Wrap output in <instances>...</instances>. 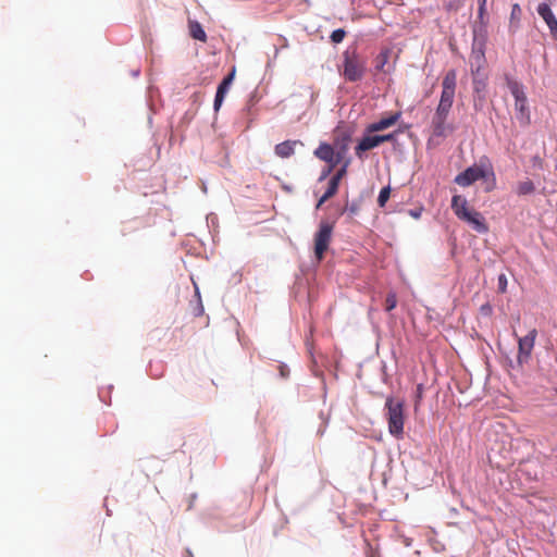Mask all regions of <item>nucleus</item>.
<instances>
[{
  "instance_id": "f257e3e1",
  "label": "nucleus",
  "mask_w": 557,
  "mask_h": 557,
  "mask_svg": "<svg viewBox=\"0 0 557 557\" xmlns=\"http://www.w3.org/2000/svg\"><path fill=\"white\" fill-rule=\"evenodd\" d=\"M457 84V73L455 70H449L442 82V92L437 108L431 121V135L428 144L436 139H443L453 134L455 127L448 123V116L454 103L455 91Z\"/></svg>"
},
{
  "instance_id": "f03ea898",
  "label": "nucleus",
  "mask_w": 557,
  "mask_h": 557,
  "mask_svg": "<svg viewBox=\"0 0 557 557\" xmlns=\"http://www.w3.org/2000/svg\"><path fill=\"white\" fill-rule=\"evenodd\" d=\"M388 432L396 438H403L405 424V408L401 400L387 397L385 401Z\"/></svg>"
},
{
  "instance_id": "7ed1b4c3",
  "label": "nucleus",
  "mask_w": 557,
  "mask_h": 557,
  "mask_svg": "<svg viewBox=\"0 0 557 557\" xmlns=\"http://www.w3.org/2000/svg\"><path fill=\"white\" fill-rule=\"evenodd\" d=\"M507 87L515 98V111L517 120L522 126L530 125L531 116L523 86L517 81L507 77Z\"/></svg>"
},
{
  "instance_id": "20e7f679",
  "label": "nucleus",
  "mask_w": 557,
  "mask_h": 557,
  "mask_svg": "<svg viewBox=\"0 0 557 557\" xmlns=\"http://www.w3.org/2000/svg\"><path fill=\"white\" fill-rule=\"evenodd\" d=\"M342 74L348 82L362 79L366 73V61L356 50H346L343 54Z\"/></svg>"
},
{
  "instance_id": "39448f33",
  "label": "nucleus",
  "mask_w": 557,
  "mask_h": 557,
  "mask_svg": "<svg viewBox=\"0 0 557 557\" xmlns=\"http://www.w3.org/2000/svg\"><path fill=\"white\" fill-rule=\"evenodd\" d=\"M333 225L327 222H321L319 231L314 235V255L318 261H321L331 243Z\"/></svg>"
},
{
  "instance_id": "423d86ee",
  "label": "nucleus",
  "mask_w": 557,
  "mask_h": 557,
  "mask_svg": "<svg viewBox=\"0 0 557 557\" xmlns=\"http://www.w3.org/2000/svg\"><path fill=\"white\" fill-rule=\"evenodd\" d=\"M351 141L350 133L342 127H336L334 131V138L332 147L335 150L336 160L335 162H343L346 160V154L349 149V144Z\"/></svg>"
},
{
  "instance_id": "0eeeda50",
  "label": "nucleus",
  "mask_w": 557,
  "mask_h": 557,
  "mask_svg": "<svg viewBox=\"0 0 557 557\" xmlns=\"http://www.w3.org/2000/svg\"><path fill=\"white\" fill-rule=\"evenodd\" d=\"M349 163H350L349 159L345 160L343 165L337 170V172L330 180L327 189L325 190V193L323 194V196L320 198V200L318 202V206H317L318 208L322 203H324L326 200H329L330 198H332L333 196L336 195L342 178L347 174V169L349 166Z\"/></svg>"
},
{
  "instance_id": "6e6552de",
  "label": "nucleus",
  "mask_w": 557,
  "mask_h": 557,
  "mask_svg": "<svg viewBox=\"0 0 557 557\" xmlns=\"http://www.w3.org/2000/svg\"><path fill=\"white\" fill-rule=\"evenodd\" d=\"M537 331L532 329L528 335L518 339V357L517 360L520 364L529 361L531 352L534 347Z\"/></svg>"
},
{
  "instance_id": "1a4fd4ad",
  "label": "nucleus",
  "mask_w": 557,
  "mask_h": 557,
  "mask_svg": "<svg viewBox=\"0 0 557 557\" xmlns=\"http://www.w3.org/2000/svg\"><path fill=\"white\" fill-rule=\"evenodd\" d=\"M486 175L487 173L482 168L472 165L459 173L455 177V183L459 186L467 187L481 178H485Z\"/></svg>"
},
{
  "instance_id": "9d476101",
  "label": "nucleus",
  "mask_w": 557,
  "mask_h": 557,
  "mask_svg": "<svg viewBox=\"0 0 557 557\" xmlns=\"http://www.w3.org/2000/svg\"><path fill=\"white\" fill-rule=\"evenodd\" d=\"M314 156L318 159L330 164L327 171L323 173L322 177H325L327 174H330L334 170V168L339 163L335 162L336 154L334 148L332 147V145L326 143H322L319 145V147L314 150Z\"/></svg>"
},
{
  "instance_id": "9b49d317",
  "label": "nucleus",
  "mask_w": 557,
  "mask_h": 557,
  "mask_svg": "<svg viewBox=\"0 0 557 557\" xmlns=\"http://www.w3.org/2000/svg\"><path fill=\"white\" fill-rule=\"evenodd\" d=\"M400 116H401L400 112H394L387 116L380 119L376 122L369 124L366 128V132L368 134H373V133H377V132L387 129V128L394 126L399 121Z\"/></svg>"
},
{
  "instance_id": "f8f14e48",
  "label": "nucleus",
  "mask_w": 557,
  "mask_h": 557,
  "mask_svg": "<svg viewBox=\"0 0 557 557\" xmlns=\"http://www.w3.org/2000/svg\"><path fill=\"white\" fill-rule=\"evenodd\" d=\"M462 221L468 223L475 232L480 234H485L488 232V226L484 216L474 209L468 212L467 216Z\"/></svg>"
},
{
  "instance_id": "ddd939ff",
  "label": "nucleus",
  "mask_w": 557,
  "mask_h": 557,
  "mask_svg": "<svg viewBox=\"0 0 557 557\" xmlns=\"http://www.w3.org/2000/svg\"><path fill=\"white\" fill-rule=\"evenodd\" d=\"M234 76H235V69H233V71L226 77H224L223 81L218 86L215 98H214V104H213L214 111L220 110V108L224 101L225 95L227 94L230 86L233 83Z\"/></svg>"
},
{
  "instance_id": "4468645a",
  "label": "nucleus",
  "mask_w": 557,
  "mask_h": 557,
  "mask_svg": "<svg viewBox=\"0 0 557 557\" xmlns=\"http://www.w3.org/2000/svg\"><path fill=\"white\" fill-rule=\"evenodd\" d=\"M451 210L455 215L462 221L472 208L469 207L468 200L463 196L455 195L451 199Z\"/></svg>"
},
{
  "instance_id": "2eb2a0df",
  "label": "nucleus",
  "mask_w": 557,
  "mask_h": 557,
  "mask_svg": "<svg viewBox=\"0 0 557 557\" xmlns=\"http://www.w3.org/2000/svg\"><path fill=\"white\" fill-rule=\"evenodd\" d=\"M380 146L379 135H366L356 147V154L362 158V153Z\"/></svg>"
},
{
  "instance_id": "dca6fc26",
  "label": "nucleus",
  "mask_w": 557,
  "mask_h": 557,
  "mask_svg": "<svg viewBox=\"0 0 557 557\" xmlns=\"http://www.w3.org/2000/svg\"><path fill=\"white\" fill-rule=\"evenodd\" d=\"M486 63L484 51L473 50L471 54V72L473 76H480L481 70L484 69Z\"/></svg>"
},
{
  "instance_id": "f3484780",
  "label": "nucleus",
  "mask_w": 557,
  "mask_h": 557,
  "mask_svg": "<svg viewBox=\"0 0 557 557\" xmlns=\"http://www.w3.org/2000/svg\"><path fill=\"white\" fill-rule=\"evenodd\" d=\"M297 144H299V141H297V140H294V141L286 140V141H283L281 144H277L275 146V153H276V156H278L280 158H288V157H290L292 154H294L295 146Z\"/></svg>"
},
{
  "instance_id": "a211bd4d",
  "label": "nucleus",
  "mask_w": 557,
  "mask_h": 557,
  "mask_svg": "<svg viewBox=\"0 0 557 557\" xmlns=\"http://www.w3.org/2000/svg\"><path fill=\"white\" fill-rule=\"evenodd\" d=\"M188 28L191 38L199 40L201 42L207 41V34L199 22L189 20Z\"/></svg>"
},
{
  "instance_id": "6ab92c4d",
  "label": "nucleus",
  "mask_w": 557,
  "mask_h": 557,
  "mask_svg": "<svg viewBox=\"0 0 557 557\" xmlns=\"http://www.w3.org/2000/svg\"><path fill=\"white\" fill-rule=\"evenodd\" d=\"M389 55H391L389 49H384L376 55V58L374 60V67L376 71L384 72V73L388 72V70L385 69V65L388 63Z\"/></svg>"
},
{
  "instance_id": "aec40b11",
  "label": "nucleus",
  "mask_w": 557,
  "mask_h": 557,
  "mask_svg": "<svg viewBox=\"0 0 557 557\" xmlns=\"http://www.w3.org/2000/svg\"><path fill=\"white\" fill-rule=\"evenodd\" d=\"M535 187L532 181L527 180L518 183L517 185V194L520 196L530 195L534 191Z\"/></svg>"
},
{
  "instance_id": "412c9836",
  "label": "nucleus",
  "mask_w": 557,
  "mask_h": 557,
  "mask_svg": "<svg viewBox=\"0 0 557 557\" xmlns=\"http://www.w3.org/2000/svg\"><path fill=\"white\" fill-rule=\"evenodd\" d=\"M537 13L545 22L548 21L552 16H554V13L549 4L544 2L539 4Z\"/></svg>"
},
{
  "instance_id": "4be33fe9",
  "label": "nucleus",
  "mask_w": 557,
  "mask_h": 557,
  "mask_svg": "<svg viewBox=\"0 0 557 557\" xmlns=\"http://www.w3.org/2000/svg\"><path fill=\"white\" fill-rule=\"evenodd\" d=\"M424 394V385L422 383H419L416 387L414 392V410H418V408L421 405L422 398Z\"/></svg>"
},
{
  "instance_id": "5701e85b",
  "label": "nucleus",
  "mask_w": 557,
  "mask_h": 557,
  "mask_svg": "<svg viewBox=\"0 0 557 557\" xmlns=\"http://www.w3.org/2000/svg\"><path fill=\"white\" fill-rule=\"evenodd\" d=\"M391 196L389 186L383 187L377 197V203L380 207H384Z\"/></svg>"
},
{
  "instance_id": "b1692460",
  "label": "nucleus",
  "mask_w": 557,
  "mask_h": 557,
  "mask_svg": "<svg viewBox=\"0 0 557 557\" xmlns=\"http://www.w3.org/2000/svg\"><path fill=\"white\" fill-rule=\"evenodd\" d=\"M397 306V297L395 293H389L385 299V310L392 311Z\"/></svg>"
},
{
  "instance_id": "393cba45",
  "label": "nucleus",
  "mask_w": 557,
  "mask_h": 557,
  "mask_svg": "<svg viewBox=\"0 0 557 557\" xmlns=\"http://www.w3.org/2000/svg\"><path fill=\"white\" fill-rule=\"evenodd\" d=\"M346 36V32L342 28H338V29H335L332 32L331 34V40L334 42V44H339L344 40Z\"/></svg>"
},
{
  "instance_id": "a878e982",
  "label": "nucleus",
  "mask_w": 557,
  "mask_h": 557,
  "mask_svg": "<svg viewBox=\"0 0 557 557\" xmlns=\"http://www.w3.org/2000/svg\"><path fill=\"white\" fill-rule=\"evenodd\" d=\"M545 23L548 26L552 36L557 39V18H556V16L555 15L552 16Z\"/></svg>"
},
{
  "instance_id": "bb28decb",
  "label": "nucleus",
  "mask_w": 557,
  "mask_h": 557,
  "mask_svg": "<svg viewBox=\"0 0 557 557\" xmlns=\"http://www.w3.org/2000/svg\"><path fill=\"white\" fill-rule=\"evenodd\" d=\"M397 134H398V132H393V133H389V134L379 135L380 145L383 144V143H386V141H394V140H396Z\"/></svg>"
},
{
  "instance_id": "cd10ccee",
  "label": "nucleus",
  "mask_w": 557,
  "mask_h": 557,
  "mask_svg": "<svg viewBox=\"0 0 557 557\" xmlns=\"http://www.w3.org/2000/svg\"><path fill=\"white\" fill-rule=\"evenodd\" d=\"M473 85H474V90L476 92H479L481 90H484V88H485V81L484 79H480L479 76H474Z\"/></svg>"
},
{
  "instance_id": "c85d7f7f",
  "label": "nucleus",
  "mask_w": 557,
  "mask_h": 557,
  "mask_svg": "<svg viewBox=\"0 0 557 557\" xmlns=\"http://www.w3.org/2000/svg\"><path fill=\"white\" fill-rule=\"evenodd\" d=\"M498 289L500 293H505L507 289V277L505 274L498 276Z\"/></svg>"
},
{
  "instance_id": "c756f323",
  "label": "nucleus",
  "mask_w": 557,
  "mask_h": 557,
  "mask_svg": "<svg viewBox=\"0 0 557 557\" xmlns=\"http://www.w3.org/2000/svg\"><path fill=\"white\" fill-rule=\"evenodd\" d=\"M521 15V8L518 3H515L511 8V20H519Z\"/></svg>"
},
{
  "instance_id": "7c9ffc66",
  "label": "nucleus",
  "mask_w": 557,
  "mask_h": 557,
  "mask_svg": "<svg viewBox=\"0 0 557 557\" xmlns=\"http://www.w3.org/2000/svg\"><path fill=\"white\" fill-rule=\"evenodd\" d=\"M278 368H280V374H281V376H282V377H287V376H288V374H289V370H288V368H287L286 366H284V364H281Z\"/></svg>"
},
{
  "instance_id": "2f4dec72",
  "label": "nucleus",
  "mask_w": 557,
  "mask_h": 557,
  "mask_svg": "<svg viewBox=\"0 0 557 557\" xmlns=\"http://www.w3.org/2000/svg\"><path fill=\"white\" fill-rule=\"evenodd\" d=\"M490 174H491V176H492V181H491V183H490V184L487 185V187H486V190H487V191H490V190L494 189V187H495V175H494L493 170H491V173H490Z\"/></svg>"
},
{
  "instance_id": "473e14b6",
  "label": "nucleus",
  "mask_w": 557,
  "mask_h": 557,
  "mask_svg": "<svg viewBox=\"0 0 557 557\" xmlns=\"http://www.w3.org/2000/svg\"><path fill=\"white\" fill-rule=\"evenodd\" d=\"M486 0H479V14L482 15L485 11Z\"/></svg>"
},
{
  "instance_id": "72a5a7b5",
  "label": "nucleus",
  "mask_w": 557,
  "mask_h": 557,
  "mask_svg": "<svg viewBox=\"0 0 557 557\" xmlns=\"http://www.w3.org/2000/svg\"><path fill=\"white\" fill-rule=\"evenodd\" d=\"M182 557H194V555L190 549L186 548L184 549Z\"/></svg>"
},
{
  "instance_id": "f704fd0d",
  "label": "nucleus",
  "mask_w": 557,
  "mask_h": 557,
  "mask_svg": "<svg viewBox=\"0 0 557 557\" xmlns=\"http://www.w3.org/2000/svg\"><path fill=\"white\" fill-rule=\"evenodd\" d=\"M410 215H411L412 218H414V219H419V218H420V215H421V211H413V210H411V211H410Z\"/></svg>"
},
{
  "instance_id": "c9c22d12",
  "label": "nucleus",
  "mask_w": 557,
  "mask_h": 557,
  "mask_svg": "<svg viewBox=\"0 0 557 557\" xmlns=\"http://www.w3.org/2000/svg\"><path fill=\"white\" fill-rule=\"evenodd\" d=\"M203 312V307L200 305L198 308H197V311L195 312V315H201Z\"/></svg>"
}]
</instances>
